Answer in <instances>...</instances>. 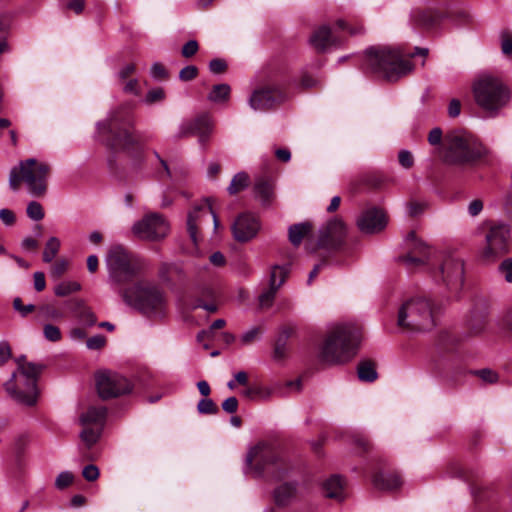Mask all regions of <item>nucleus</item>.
<instances>
[{"instance_id":"nucleus-59","label":"nucleus","mask_w":512,"mask_h":512,"mask_svg":"<svg viewBox=\"0 0 512 512\" xmlns=\"http://www.w3.org/2000/svg\"><path fill=\"white\" fill-rule=\"evenodd\" d=\"M11 28V17L8 13H0V35H8Z\"/></svg>"},{"instance_id":"nucleus-11","label":"nucleus","mask_w":512,"mask_h":512,"mask_svg":"<svg viewBox=\"0 0 512 512\" xmlns=\"http://www.w3.org/2000/svg\"><path fill=\"white\" fill-rule=\"evenodd\" d=\"M476 103L484 110L495 115L510 101L508 88L496 77L481 75L473 84Z\"/></svg>"},{"instance_id":"nucleus-62","label":"nucleus","mask_w":512,"mask_h":512,"mask_svg":"<svg viewBox=\"0 0 512 512\" xmlns=\"http://www.w3.org/2000/svg\"><path fill=\"white\" fill-rule=\"evenodd\" d=\"M135 65L133 63L126 64L120 71L117 73V77L119 81L124 82L127 78H129L135 72Z\"/></svg>"},{"instance_id":"nucleus-26","label":"nucleus","mask_w":512,"mask_h":512,"mask_svg":"<svg viewBox=\"0 0 512 512\" xmlns=\"http://www.w3.org/2000/svg\"><path fill=\"white\" fill-rule=\"evenodd\" d=\"M401 484V478L397 473L379 472L373 476V485L379 490L392 491L399 488Z\"/></svg>"},{"instance_id":"nucleus-2","label":"nucleus","mask_w":512,"mask_h":512,"mask_svg":"<svg viewBox=\"0 0 512 512\" xmlns=\"http://www.w3.org/2000/svg\"><path fill=\"white\" fill-rule=\"evenodd\" d=\"M361 341L360 329L350 323L332 326L321 344L318 358L328 365L344 364L356 354Z\"/></svg>"},{"instance_id":"nucleus-44","label":"nucleus","mask_w":512,"mask_h":512,"mask_svg":"<svg viewBox=\"0 0 512 512\" xmlns=\"http://www.w3.org/2000/svg\"><path fill=\"white\" fill-rule=\"evenodd\" d=\"M469 327L474 334L481 333L486 327V317L483 314H477L469 321Z\"/></svg>"},{"instance_id":"nucleus-36","label":"nucleus","mask_w":512,"mask_h":512,"mask_svg":"<svg viewBox=\"0 0 512 512\" xmlns=\"http://www.w3.org/2000/svg\"><path fill=\"white\" fill-rule=\"evenodd\" d=\"M248 184H249L248 174L245 172H239L233 177L227 190L231 195H233V194H236V193L244 190L248 186Z\"/></svg>"},{"instance_id":"nucleus-19","label":"nucleus","mask_w":512,"mask_h":512,"mask_svg":"<svg viewBox=\"0 0 512 512\" xmlns=\"http://www.w3.org/2000/svg\"><path fill=\"white\" fill-rule=\"evenodd\" d=\"M260 230V222L251 213L240 214L232 224L233 237L238 242H248L253 239Z\"/></svg>"},{"instance_id":"nucleus-53","label":"nucleus","mask_w":512,"mask_h":512,"mask_svg":"<svg viewBox=\"0 0 512 512\" xmlns=\"http://www.w3.org/2000/svg\"><path fill=\"white\" fill-rule=\"evenodd\" d=\"M335 25L340 30L348 31L350 35H357L363 33L362 26L352 27L343 19L337 20Z\"/></svg>"},{"instance_id":"nucleus-25","label":"nucleus","mask_w":512,"mask_h":512,"mask_svg":"<svg viewBox=\"0 0 512 512\" xmlns=\"http://www.w3.org/2000/svg\"><path fill=\"white\" fill-rule=\"evenodd\" d=\"M322 490L325 497L342 501L345 498L344 480L339 475H332L322 484Z\"/></svg>"},{"instance_id":"nucleus-41","label":"nucleus","mask_w":512,"mask_h":512,"mask_svg":"<svg viewBox=\"0 0 512 512\" xmlns=\"http://www.w3.org/2000/svg\"><path fill=\"white\" fill-rule=\"evenodd\" d=\"M472 374L478 376L483 382L488 384H494L498 381V374L488 368L471 371Z\"/></svg>"},{"instance_id":"nucleus-37","label":"nucleus","mask_w":512,"mask_h":512,"mask_svg":"<svg viewBox=\"0 0 512 512\" xmlns=\"http://www.w3.org/2000/svg\"><path fill=\"white\" fill-rule=\"evenodd\" d=\"M78 317L80 321L86 326H93L96 324L97 318L93 311L84 305V302L77 301Z\"/></svg>"},{"instance_id":"nucleus-1","label":"nucleus","mask_w":512,"mask_h":512,"mask_svg":"<svg viewBox=\"0 0 512 512\" xmlns=\"http://www.w3.org/2000/svg\"><path fill=\"white\" fill-rule=\"evenodd\" d=\"M133 118L127 112H113L108 119L97 123L98 135L101 141L111 150L130 153L136 148L132 156L130 168L139 171L144 162L143 151L139 148L141 137L134 134Z\"/></svg>"},{"instance_id":"nucleus-17","label":"nucleus","mask_w":512,"mask_h":512,"mask_svg":"<svg viewBox=\"0 0 512 512\" xmlns=\"http://www.w3.org/2000/svg\"><path fill=\"white\" fill-rule=\"evenodd\" d=\"M284 98L283 92L277 86L263 85L252 92L249 105L254 111H268Z\"/></svg>"},{"instance_id":"nucleus-31","label":"nucleus","mask_w":512,"mask_h":512,"mask_svg":"<svg viewBox=\"0 0 512 512\" xmlns=\"http://www.w3.org/2000/svg\"><path fill=\"white\" fill-rule=\"evenodd\" d=\"M107 409L104 406L90 407L80 417V421L83 425L88 424H102L105 420Z\"/></svg>"},{"instance_id":"nucleus-51","label":"nucleus","mask_w":512,"mask_h":512,"mask_svg":"<svg viewBox=\"0 0 512 512\" xmlns=\"http://www.w3.org/2000/svg\"><path fill=\"white\" fill-rule=\"evenodd\" d=\"M198 48L199 46L196 40H189L182 47V56L185 58H190L197 53Z\"/></svg>"},{"instance_id":"nucleus-57","label":"nucleus","mask_w":512,"mask_h":512,"mask_svg":"<svg viewBox=\"0 0 512 512\" xmlns=\"http://www.w3.org/2000/svg\"><path fill=\"white\" fill-rule=\"evenodd\" d=\"M0 220L6 226H12L16 221V217L12 210L3 208V209H0Z\"/></svg>"},{"instance_id":"nucleus-12","label":"nucleus","mask_w":512,"mask_h":512,"mask_svg":"<svg viewBox=\"0 0 512 512\" xmlns=\"http://www.w3.org/2000/svg\"><path fill=\"white\" fill-rule=\"evenodd\" d=\"M135 237L146 241H159L169 233V224L163 215L148 213L132 225Z\"/></svg>"},{"instance_id":"nucleus-24","label":"nucleus","mask_w":512,"mask_h":512,"mask_svg":"<svg viewBox=\"0 0 512 512\" xmlns=\"http://www.w3.org/2000/svg\"><path fill=\"white\" fill-rule=\"evenodd\" d=\"M331 29L328 25L318 27L310 36L309 43L319 52L325 51L328 47L335 45Z\"/></svg>"},{"instance_id":"nucleus-45","label":"nucleus","mask_w":512,"mask_h":512,"mask_svg":"<svg viewBox=\"0 0 512 512\" xmlns=\"http://www.w3.org/2000/svg\"><path fill=\"white\" fill-rule=\"evenodd\" d=\"M44 337L51 342H57L61 339L62 334L60 329L52 324H46L43 328Z\"/></svg>"},{"instance_id":"nucleus-63","label":"nucleus","mask_w":512,"mask_h":512,"mask_svg":"<svg viewBox=\"0 0 512 512\" xmlns=\"http://www.w3.org/2000/svg\"><path fill=\"white\" fill-rule=\"evenodd\" d=\"M151 76L154 78V79H163L167 76V72H166V69L165 67L156 62L152 65L151 67Z\"/></svg>"},{"instance_id":"nucleus-30","label":"nucleus","mask_w":512,"mask_h":512,"mask_svg":"<svg viewBox=\"0 0 512 512\" xmlns=\"http://www.w3.org/2000/svg\"><path fill=\"white\" fill-rule=\"evenodd\" d=\"M292 327H284L279 333L273 351V357L279 361L285 358L287 351V340L293 333Z\"/></svg>"},{"instance_id":"nucleus-20","label":"nucleus","mask_w":512,"mask_h":512,"mask_svg":"<svg viewBox=\"0 0 512 512\" xmlns=\"http://www.w3.org/2000/svg\"><path fill=\"white\" fill-rule=\"evenodd\" d=\"M346 228L339 219H334L320 230L318 245L326 249H338L344 243Z\"/></svg>"},{"instance_id":"nucleus-47","label":"nucleus","mask_w":512,"mask_h":512,"mask_svg":"<svg viewBox=\"0 0 512 512\" xmlns=\"http://www.w3.org/2000/svg\"><path fill=\"white\" fill-rule=\"evenodd\" d=\"M100 475L99 469L94 464L86 465L82 470V476L89 482L96 481Z\"/></svg>"},{"instance_id":"nucleus-43","label":"nucleus","mask_w":512,"mask_h":512,"mask_svg":"<svg viewBox=\"0 0 512 512\" xmlns=\"http://www.w3.org/2000/svg\"><path fill=\"white\" fill-rule=\"evenodd\" d=\"M74 480V475L70 471L61 472L55 480V486L59 490H63L70 486Z\"/></svg>"},{"instance_id":"nucleus-52","label":"nucleus","mask_w":512,"mask_h":512,"mask_svg":"<svg viewBox=\"0 0 512 512\" xmlns=\"http://www.w3.org/2000/svg\"><path fill=\"white\" fill-rule=\"evenodd\" d=\"M398 160L400 165L406 169L411 168L414 163L413 155L408 150H401L398 155Z\"/></svg>"},{"instance_id":"nucleus-54","label":"nucleus","mask_w":512,"mask_h":512,"mask_svg":"<svg viewBox=\"0 0 512 512\" xmlns=\"http://www.w3.org/2000/svg\"><path fill=\"white\" fill-rule=\"evenodd\" d=\"M443 139V132L442 129L439 127L433 128L428 135V142L432 146H437L442 143Z\"/></svg>"},{"instance_id":"nucleus-46","label":"nucleus","mask_w":512,"mask_h":512,"mask_svg":"<svg viewBox=\"0 0 512 512\" xmlns=\"http://www.w3.org/2000/svg\"><path fill=\"white\" fill-rule=\"evenodd\" d=\"M165 98V92L162 88H154L148 91L145 97V103L153 104L155 102H160Z\"/></svg>"},{"instance_id":"nucleus-21","label":"nucleus","mask_w":512,"mask_h":512,"mask_svg":"<svg viewBox=\"0 0 512 512\" xmlns=\"http://www.w3.org/2000/svg\"><path fill=\"white\" fill-rule=\"evenodd\" d=\"M208 214L212 215L214 227L217 228L219 225V221L217 218V215L213 211L211 205L209 204L208 200H206V203L203 205L195 206L187 216V231L189 234V237L191 241L193 242L195 246V250H197V245L199 241L198 236V224L202 217H207Z\"/></svg>"},{"instance_id":"nucleus-42","label":"nucleus","mask_w":512,"mask_h":512,"mask_svg":"<svg viewBox=\"0 0 512 512\" xmlns=\"http://www.w3.org/2000/svg\"><path fill=\"white\" fill-rule=\"evenodd\" d=\"M197 409L201 414H216L218 407L210 398H203L198 402Z\"/></svg>"},{"instance_id":"nucleus-14","label":"nucleus","mask_w":512,"mask_h":512,"mask_svg":"<svg viewBox=\"0 0 512 512\" xmlns=\"http://www.w3.org/2000/svg\"><path fill=\"white\" fill-rule=\"evenodd\" d=\"M96 388L99 396L104 400L128 394L132 390L130 382L125 377L111 371L97 373Z\"/></svg>"},{"instance_id":"nucleus-64","label":"nucleus","mask_w":512,"mask_h":512,"mask_svg":"<svg viewBox=\"0 0 512 512\" xmlns=\"http://www.w3.org/2000/svg\"><path fill=\"white\" fill-rule=\"evenodd\" d=\"M501 50L505 55L512 54V37L510 35H503L501 40Z\"/></svg>"},{"instance_id":"nucleus-18","label":"nucleus","mask_w":512,"mask_h":512,"mask_svg":"<svg viewBox=\"0 0 512 512\" xmlns=\"http://www.w3.org/2000/svg\"><path fill=\"white\" fill-rule=\"evenodd\" d=\"M442 282L448 289L457 290L463 284L464 266L463 262L454 257L446 256L439 267Z\"/></svg>"},{"instance_id":"nucleus-13","label":"nucleus","mask_w":512,"mask_h":512,"mask_svg":"<svg viewBox=\"0 0 512 512\" xmlns=\"http://www.w3.org/2000/svg\"><path fill=\"white\" fill-rule=\"evenodd\" d=\"M406 253L399 260L407 269L413 270L428 264L433 253L432 248L420 239L414 231H410L405 239Z\"/></svg>"},{"instance_id":"nucleus-23","label":"nucleus","mask_w":512,"mask_h":512,"mask_svg":"<svg viewBox=\"0 0 512 512\" xmlns=\"http://www.w3.org/2000/svg\"><path fill=\"white\" fill-rule=\"evenodd\" d=\"M387 224L386 216L382 210L371 208L362 213L357 220L359 229L367 234L381 231Z\"/></svg>"},{"instance_id":"nucleus-35","label":"nucleus","mask_w":512,"mask_h":512,"mask_svg":"<svg viewBox=\"0 0 512 512\" xmlns=\"http://www.w3.org/2000/svg\"><path fill=\"white\" fill-rule=\"evenodd\" d=\"M60 246L61 243L57 237H50L45 244L42 256L43 261L46 263H50L59 252Z\"/></svg>"},{"instance_id":"nucleus-3","label":"nucleus","mask_w":512,"mask_h":512,"mask_svg":"<svg viewBox=\"0 0 512 512\" xmlns=\"http://www.w3.org/2000/svg\"><path fill=\"white\" fill-rule=\"evenodd\" d=\"M246 467L255 476L273 480L283 479L291 469L279 447L272 442H259L246 455Z\"/></svg>"},{"instance_id":"nucleus-6","label":"nucleus","mask_w":512,"mask_h":512,"mask_svg":"<svg viewBox=\"0 0 512 512\" xmlns=\"http://www.w3.org/2000/svg\"><path fill=\"white\" fill-rule=\"evenodd\" d=\"M409 59L399 49L371 47L365 51L364 69L388 81H396L412 70Z\"/></svg>"},{"instance_id":"nucleus-56","label":"nucleus","mask_w":512,"mask_h":512,"mask_svg":"<svg viewBox=\"0 0 512 512\" xmlns=\"http://www.w3.org/2000/svg\"><path fill=\"white\" fill-rule=\"evenodd\" d=\"M13 307L15 308V310L20 312L22 316L28 315L35 309V306L33 304L23 305L20 298L14 299Z\"/></svg>"},{"instance_id":"nucleus-4","label":"nucleus","mask_w":512,"mask_h":512,"mask_svg":"<svg viewBox=\"0 0 512 512\" xmlns=\"http://www.w3.org/2000/svg\"><path fill=\"white\" fill-rule=\"evenodd\" d=\"M17 364V371L4 384L5 391L17 403L33 406L38 398L37 380L44 365L27 362L25 356L19 357Z\"/></svg>"},{"instance_id":"nucleus-28","label":"nucleus","mask_w":512,"mask_h":512,"mask_svg":"<svg viewBox=\"0 0 512 512\" xmlns=\"http://www.w3.org/2000/svg\"><path fill=\"white\" fill-rule=\"evenodd\" d=\"M297 494L295 483H284L274 490V500L278 506L288 505Z\"/></svg>"},{"instance_id":"nucleus-49","label":"nucleus","mask_w":512,"mask_h":512,"mask_svg":"<svg viewBox=\"0 0 512 512\" xmlns=\"http://www.w3.org/2000/svg\"><path fill=\"white\" fill-rule=\"evenodd\" d=\"M198 74V69L194 65H188L181 69L179 73V78L182 81H191Z\"/></svg>"},{"instance_id":"nucleus-61","label":"nucleus","mask_w":512,"mask_h":512,"mask_svg":"<svg viewBox=\"0 0 512 512\" xmlns=\"http://www.w3.org/2000/svg\"><path fill=\"white\" fill-rule=\"evenodd\" d=\"M11 357V348L5 341H0V366L4 365Z\"/></svg>"},{"instance_id":"nucleus-39","label":"nucleus","mask_w":512,"mask_h":512,"mask_svg":"<svg viewBox=\"0 0 512 512\" xmlns=\"http://www.w3.org/2000/svg\"><path fill=\"white\" fill-rule=\"evenodd\" d=\"M26 213L27 216L33 221H40L45 216L42 205L37 201H31L28 203Z\"/></svg>"},{"instance_id":"nucleus-38","label":"nucleus","mask_w":512,"mask_h":512,"mask_svg":"<svg viewBox=\"0 0 512 512\" xmlns=\"http://www.w3.org/2000/svg\"><path fill=\"white\" fill-rule=\"evenodd\" d=\"M81 289V285L76 281H63L56 285L54 292L59 297H64Z\"/></svg>"},{"instance_id":"nucleus-27","label":"nucleus","mask_w":512,"mask_h":512,"mask_svg":"<svg viewBox=\"0 0 512 512\" xmlns=\"http://www.w3.org/2000/svg\"><path fill=\"white\" fill-rule=\"evenodd\" d=\"M255 197L261 201L263 205H269L274 196V185L271 180L259 177L254 184Z\"/></svg>"},{"instance_id":"nucleus-32","label":"nucleus","mask_w":512,"mask_h":512,"mask_svg":"<svg viewBox=\"0 0 512 512\" xmlns=\"http://www.w3.org/2000/svg\"><path fill=\"white\" fill-rule=\"evenodd\" d=\"M311 227V224L308 222L291 225L288 230V235L289 241L292 243V245L299 246L303 238L311 230Z\"/></svg>"},{"instance_id":"nucleus-55","label":"nucleus","mask_w":512,"mask_h":512,"mask_svg":"<svg viewBox=\"0 0 512 512\" xmlns=\"http://www.w3.org/2000/svg\"><path fill=\"white\" fill-rule=\"evenodd\" d=\"M106 339L102 335H95L86 341L87 348L97 350L105 345Z\"/></svg>"},{"instance_id":"nucleus-33","label":"nucleus","mask_w":512,"mask_h":512,"mask_svg":"<svg viewBox=\"0 0 512 512\" xmlns=\"http://www.w3.org/2000/svg\"><path fill=\"white\" fill-rule=\"evenodd\" d=\"M231 88L226 83L214 85L212 90L208 94L207 98L209 101L214 103H223L228 101L230 97Z\"/></svg>"},{"instance_id":"nucleus-29","label":"nucleus","mask_w":512,"mask_h":512,"mask_svg":"<svg viewBox=\"0 0 512 512\" xmlns=\"http://www.w3.org/2000/svg\"><path fill=\"white\" fill-rule=\"evenodd\" d=\"M440 14L431 9L415 10L412 13V20L418 26L430 28L434 26L440 19Z\"/></svg>"},{"instance_id":"nucleus-9","label":"nucleus","mask_w":512,"mask_h":512,"mask_svg":"<svg viewBox=\"0 0 512 512\" xmlns=\"http://www.w3.org/2000/svg\"><path fill=\"white\" fill-rule=\"evenodd\" d=\"M105 262L108 280L113 286L129 282L146 268V263L142 258L129 253L120 245L109 249Z\"/></svg>"},{"instance_id":"nucleus-60","label":"nucleus","mask_w":512,"mask_h":512,"mask_svg":"<svg viewBox=\"0 0 512 512\" xmlns=\"http://www.w3.org/2000/svg\"><path fill=\"white\" fill-rule=\"evenodd\" d=\"M222 409L226 413H229V414L235 413L237 411V409H238V400H237V398L234 397V396L227 398L222 403Z\"/></svg>"},{"instance_id":"nucleus-50","label":"nucleus","mask_w":512,"mask_h":512,"mask_svg":"<svg viewBox=\"0 0 512 512\" xmlns=\"http://www.w3.org/2000/svg\"><path fill=\"white\" fill-rule=\"evenodd\" d=\"M499 271L507 282H512V258L505 259L500 264Z\"/></svg>"},{"instance_id":"nucleus-7","label":"nucleus","mask_w":512,"mask_h":512,"mask_svg":"<svg viewBox=\"0 0 512 512\" xmlns=\"http://www.w3.org/2000/svg\"><path fill=\"white\" fill-rule=\"evenodd\" d=\"M487 154V148L465 131H452L445 137L444 160L449 164H472Z\"/></svg>"},{"instance_id":"nucleus-15","label":"nucleus","mask_w":512,"mask_h":512,"mask_svg":"<svg viewBox=\"0 0 512 512\" xmlns=\"http://www.w3.org/2000/svg\"><path fill=\"white\" fill-rule=\"evenodd\" d=\"M510 229L503 223L490 227L486 235V246L482 256L488 261H494L509 251Z\"/></svg>"},{"instance_id":"nucleus-5","label":"nucleus","mask_w":512,"mask_h":512,"mask_svg":"<svg viewBox=\"0 0 512 512\" xmlns=\"http://www.w3.org/2000/svg\"><path fill=\"white\" fill-rule=\"evenodd\" d=\"M123 301L148 317H162L167 307L165 292L155 283L138 281L120 289Z\"/></svg>"},{"instance_id":"nucleus-34","label":"nucleus","mask_w":512,"mask_h":512,"mask_svg":"<svg viewBox=\"0 0 512 512\" xmlns=\"http://www.w3.org/2000/svg\"><path fill=\"white\" fill-rule=\"evenodd\" d=\"M358 377L364 382H373L377 379V372L372 362L363 361L358 366Z\"/></svg>"},{"instance_id":"nucleus-10","label":"nucleus","mask_w":512,"mask_h":512,"mask_svg":"<svg viewBox=\"0 0 512 512\" xmlns=\"http://www.w3.org/2000/svg\"><path fill=\"white\" fill-rule=\"evenodd\" d=\"M432 302L426 298L406 300L398 311L397 325L410 332H426L435 326Z\"/></svg>"},{"instance_id":"nucleus-58","label":"nucleus","mask_w":512,"mask_h":512,"mask_svg":"<svg viewBox=\"0 0 512 512\" xmlns=\"http://www.w3.org/2000/svg\"><path fill=\"white\" fill-rule=\"evenodd\" d=\"M227 68V64L224 60L216 58L210 61L209 69L214 74L223 73Z\"/></svg>"},{"instance_id":"nucleus-48","label":"nucleus","mask_w":512,"mask_h":512,"mask_svg":"<svg viewBox=\"0 0 512 512\" xmlns=\"http://www.w3.org/2000/svg\"><path fill=\"white\" fill-rule=\"evenodd\" d=\"M68 268V261L66 259L57 260L51 267V275L54 278H60Z\"/></svg>"},{"instance_id":"nucleus-16","label":"nucleus","mask_w":512,"mask_h":512,"mask_svg":"<svg viewBox=\"0 0 512 512\" xmlns=\"http://www.w3.org/2000/svg\"><path fill=\"white\" fill-rule=\"evenodd\" d=\"M214 123L208 114H201L195 119L183 121L175 135L177 139L198 136L201 146L206 145L213 131Z\"/></svg>"},{"instance_id":"nucleus-40","label":"nucleus","mask_w":512,"mask_h":512,"mask_svg":"<svg viewBox=\"0 0 512 512\" xmlns=\"http://www.w3.org/2000/svg\"><path fill=\"white\" fill-rule=\"evenodd\" d=\"M100 433V429L87 427L81 432L80 436L82 441L87 445V447H91L98 441Z\"/></svg>"},{"instance_id":"nucleus-22","label":"nucleus","mask_w":512,"mask_h":512,"mask_svg":"<svg viewBox=\"0 0 512 512\" xmlns=\"http://www.w3.org/2000/svg\"><path fill=\"white\" fill-rule=\"evenodd\" d=\"M289 269L285 266L275 265L270 272L269 287L259 296L261 307H270L278 289L285 282Z\"/></svg>"},{"instance_id":"nucleus-8","label":"nucleus","mask_w":512,"mask_h":512,"mask_svg":"<svg viewBox=\"0 0 512 512\" xmlns=\"http://www.w3.org/2000/svg\"><path fill=\"white\" fill-rule=\"evenodd\" d=\"M50 173V166L35 158L20 161L19 164L10 170L9 186L12 190H18L21 183H24L28 192L34 197H41L47 191V179Z\"/></svg>"}]
</instances>
